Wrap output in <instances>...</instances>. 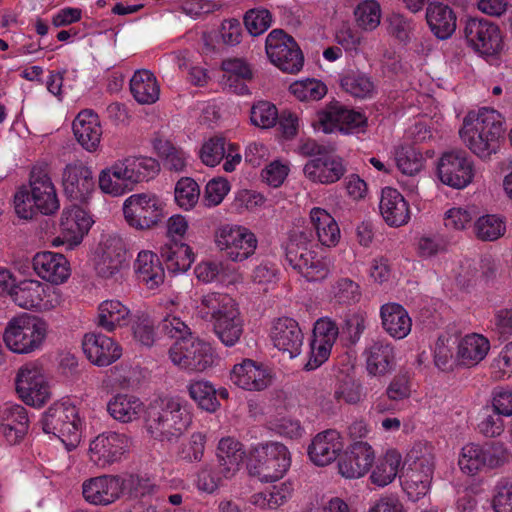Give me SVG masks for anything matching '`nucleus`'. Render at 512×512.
Returning <instances> with one entry per match:
<instances>
[{
    "instance_id": "f257e3e1",
    "label": "nucleus",
    "mask_w": 512,
    "mask_h": 512,
    "mask_svg": "<svg viewBox=\"0 0 512 512\" xmlns=\"http://www.w3.org/2000/svg\"><path fill=\"white\" fill-rule=\"evenodd\" d=\"M505 133L504 118L496 110L483 107L470 111L463 119L460 137L469 150L483 160L490 159L500 147Z\"/></svg>"
},
{
    "instance_id": "f03ea898",
    "label": "nucleus",
    "mask_w": 512,
    "mask_h": 512,
    "mask_svg": "<svg viewBox=\"0 0 512 512\" xmlns=\"http://www.w3.org/2000/svg\"><path fill=\"white\" fill-rule=\"evenodd\" d=\"M196 313L201 319L212 323L214 334L226 347H233L240 341L244 320L237 303L228 294L211 292L203 295Z\"/></svg>"
},
{
    "instance_id": "7ed1b4c3",
    "label": "nucleus",
    "mask_w": 512,
    "mask_h": 512,
    "mask_svg": "<svg viewBox=\"0 0 512 512\" xmlns=\"http://www.w3.org/2000/svg\"><path fill=\"white\" fill-rule=\"evenodd\" d=\"M159 171V163L153 158L127 157L101 171L99 187L104 193L119 196L131 191L135 184L153 178Z\"/></svg>"
},
{
    "instance_id": "20e7f679",
    "label": "nucleus",
    "mask_w": 512,
    "mask_h": 512,
    "mask_svg": "<svg viewBox=\"0 0 512 512\" xmlns=\"http://www.w3.org/2000/svg\"><path fill=\"white\" fill-rule=\"evenodd\" d=\"M191 424V416L178 399L167 398L151 403L145 413V428L152 438L172 442Z\"/></svg>"
},
{
    "instance_id": "39448f33",
    "label": "nucleus",
    "mask_w": 512,
    "mask_h": 512,
    "mask_svg": "<svg viewBox=\"0 0 512 512\" xmlns=\"http://www.w3.org/2000/svg\"><path fill=\"white\" fill-rule=\"evenodd\" d=\"M14 208L23 219H31L37 212L51 215L59 209L55 186L45 170L31 171L29 185L22 186L14 196Z\"/></svg>"
},
{
    "instance_id": "423d86ee",
    "label": "nucleus",
    "mask_w": 512,
    "mask_h": 512,
    "mask_svg": "<svg viewBox=\"0 0 512 512\" xmlns=\"http://www.w3.org/2000/svg\"><path fill=\"white\" fill-rule=\"evenodd\" d=\"M312 238V232L308 229L294 231L286 245V259L308 281H321L328 276L329 267L318 256Z\"/></svg>"
},
{
    "instance_id": "0eeeda50",
    "label": "nucleus",
    "mask_w": 512,
    "mask_h": 512,
    "mask_svg": "<svg viewBox=\"0 0 512 512\" xmlns=\"http://www.w3.org/2000/svg\"><path fill=\"white\" fill-rule=\"evenodd\" d=\"M291 464L290 453L279 442H267L254 447L248 458V471L262 482L281 479Z\"/></svg>"
},
{
    "instance_id": "6e6552de",
    "label": "nucleus",
    "mask_w": 512,
    "mask_h": 512,
    "mask_svg": "<svg viewBox=\"0 0 512 512\" xmlns=\"http://www.w3.org/2000/svg\"><path fill=\"white\" fill-rule=\"evenodd\" d=\"M47 333V324L38 317L23 314L9 321L3 339L15 353L25 354L38 349Z\"/></svg>"
},
{
    "instance_id": "1a4fd4ad",
    "label": "nucleus",
    "mask_w": 512,
    "mask_h": 512,
    "mask_svg": "<svg viewBox=\"0 0 512 512\" xmlns=\"http://www.w3.org/2000/svg\"><path fill=\"white\" fill-rule=\"evenodd\" d=\"M42 430L59 438L67 447L75 448L81 437V420L76 406L56 402L43 414Z\"/></svg>"
},
{
    "instance_id": "9d476101",
    "label": "nucleus",
    "mask_w": 512,
    "mask_h": 512,
    "mask_svg": "<svg viewBox=\"0 0 512 512\" xmlns=\"http://www.w3.org/2000/svg\"><path fill=\"white\" fill-rule=\"evenodd\" d=\"M123 214L131 228L147 231L158 226L164 219V203L152 193L133 194L124 201Z\"/></svg>"
},
{
    "instance_id": "9b49d317",
    "label": "nucleus",
    "mask_w": 512,
    "mask_h": 512,
    "mask_svg": "<svg viewBox=\"0 0 512 512\" xmlns=\"http://www.w3.org/2000/svg\"><path fill=\"white\" fill-rule=\"evenodd\" d=\"M313 126L321 129L324 133L334 131L344 134L364 133L368 126V120L364 114L348 109L335 101L317 112Z\"/></svg>"
},
{
    "instance_id": "f8f14e48",
    "label": "nucleus",
    "mask_w": 512,
    "mask_h": 512,
    "mask_svg": "<svg viewBox=\"0 0 512 512\" xmlns=\"http://www.w3.org/2000/svg\"><path fill=\"white\" fill-rule=\"evenodd\" d=\"M171 361L182 369L203 372L214 363L211 345L197 337L174 342L169 349Z\"/></svg>"
},
{
    "instance_id": "ddd939ff",
    "label": "nucleus",
    "mask_w": 512,
    "mask_h": 512,
    "mask_svg": "<svg viewBox=\"0 0 512 512\" xmlns=\"http://www.w3.org/2000/svg\"><path fill=\"white\" fill-rule=\"evenodd\" d=\"M468 45L479 55L491 57L498 55L503 48L500 28L485 18H469L463 29Z\"/></svg>"
},
{
    "instance_id": "4468645a",
    "label": "nucleus",
    "mask_w": 512,
    "mask_h": 512,
    "mask_svg": "<svg viewBox=\"0 0 512 512\" xmlns=\"http://www.w3.org/2000/svg\"><path fill=\"white\" fill-rule=\"evenodd\" d=\"M265 48L271 62L283 72L296 73L302 68V51L294 38L283 30H272L266 38Z\"/></svg>"
},
{
    "instance_id": "2eb2a0df",
    "label": "nucleus",
    "mask_w": 512,
    "mask_h": 512,
    "mask_svg": "<svg viewBox=\"0 0 512 512\" xmlns=\"http://www.w3.org/2000/svg\"><path fill=\"white\" fill-rule=\"evenodd\" d=\"M215 243L224 256L240 262L254 254L257 247L255 235L241 226L223 225L215 232Z\"/></svg>"
},
{
    "instance_id": "dca6fc26",
    "label": "nucleus",
    "mask_w": 512,
    "mask_h": 512,
    "mask_svg": "<svg viewBox=\"0 0 512 512\" xmlns=\"http://www.w3.org/2000/svg\"><path fill=\"white\" fill-rule=\"evenodd\" d=\"M437 174L443 184L462 189L474 178V163L465 151L446 152L438 161Z\"/></svg>"
},
{
    "instance_id": "f3484780",
    "label": "nucleus",
    "mask_w": 512,
    "mask_h": 512,
    "mask_svg": "<svg viewBox=\"0 0 512 512\" xmlns=\"http://www.w3.org/2000/svg\"><path fill=\"white\" fill-rule=\"evenodd\" d=\"M16 390L20 398L31 406H41L50 397L49 386L36 363H27L19 370Z\"/></svg>"
},
{
    "instance_id": "a211bd4d",
    "label": "nucleus",
    "mask_w": 512,
    "mask_h": 512,
    "mask_svg": "<svg viewBox=\"0 0 512 512\" xmlns=\"http://www.w3.org/2000/svg\"><path fill=\"white\" fill-rule=\"evenodd\" d=\"M128 443L125 434L102 433L90 442L89 458L96 466L105 468L121 460Z\"/></svg>"
},
{
    "instance_id": "6ab92c4d",
    "label": "nucleus",
    "mask_w": 512,
    "mask_h": 512,
    "mask_svg": "<svg viewBox=\"0 0 512 512\" xmlns=\"http://www.w3.org/2000/svg\"><path fill=\"white\" fill-rule=\"evenodd\" d=\"M62 185L68 198L84 201L95 189L93 171L82 161L69 163L63 170Z\"/></svg>"
},
{
    "instance_id": "aec40b11",
    "label": "nucleus",
    "mask_w": 512,
    "mask_h": 512,
    "mask_svg": "<svg viewBox=\"0 0 512 512\" xmlns=\"http://www.w3.org/2000/svg\"><path fill=\"white\" fill-rule=\"evenodd\" d=\"M271 340L283 354L289 358L298 356L304 343V333L299 323L290 317H279L272 325Z\"/></svg>"
},
{
    "instance_id": "412c9836",
    "label": "nucleus",
    "mask_w": 512,
    "mask_h": 512,
    "mask_svg": "<svg viewBox=\"0 0 512 512\" xmlns=\"http://www.w3.org/2000/svg\"><path fill=\"white\" fill-rule=\"evenodd\" d=\"M374 459V451L367 442H355L340 456L339 473L345 478H359L368 472Z\"/></svg>"
},
{
    "instance_id": "4be33fe9",
    "label": "nucleus",
    "mask_w": 512,
    "mask_h": 512,
    "mask_svg": "<svg viewBox=\"0 0 512 512\" xmlns=\"http://www.w3.org/2000/svg\"><path fill=\"white\" fill-rule=\"evenodd\" d=\"M32 266L41 279L55 285L64 283L70 276L69 261L60 253L38 252L32 259Z\"/></svg>"
},
{
    "instance_id": "5701e85b",
    "label": "nucleus",
    "mask_w": 512,
    "mask_h": 512,
    "mask_svg": "<svg viewBox=\"0 0 512 512\" xmlns=\"http://www.w3.org/2000/svg\"><path fill=\"white\" fill-rule=\"evenodd\" d=\"M88 360L98 366H108L121 357L122 350L114 340L100 333H87L82 341Z\"/></svg>"
},
{
    "instance_id": "b1692460",
    "label": "nucleus",
    "mask_w": 512,
    "mask_h": 512,
    "mask_svg": "<svg viewBox=\"0 0 512 512\" xmlns=\"http://www.w3.org/2000/svg\"><path fill=\"white\" fill-rule=\"evenodd\" d=\"M84 498L96 505H108L122 495L120 475H103L91 478L83 483Z\"/></svg>"
},
{
    "instance_id": "393cba45",
    "label": "nucleus",
    "mask_w": 512,
    "mask_h": 512,
    "mask_svg": "<svg viewBox=\"0 0 512 512\" xmlns=\"http://www.w3.org/2000/svg\"><path fill=\"white\" fill-rule=\"evenodd\" d=\"M305 176L316 183L332 184L340 180L346 172L343 160L327 154L309 160L303 169Z\"/></svg>"
},
{
    "instance_id": "a878e982",
    "label": "nucleus",
    "mask_w": 512,
    "mask_h": 512,
    "mask_svg": "<svg viewBox=\"0 0 512 512\" xmlns=\"http://www.w3.org/2000/svg\"><path fill=\"white\" fill-rule=\"evenodd\" d=\"M364 356L369 375L386 376L396 368L395 349L387 341H373L365 348Z\"/></svg>"
},
{
    "instance_id": "bb28decb",
    "label": "nucleus",
    "mask_w": 512,
    "mask_h": 512,
    "mask_svg": "<svg viewBox=\"0 0 512 512\" xmlns=\"http://www.w3.org/2000/svg\"><path fill=\"white\" fill-rule=\"evenodd\" d=\"M343 442L336 430L318 433L308 447V455L317 466H326L339 457Z\"/></svg>"
},
{
    "instance_id": "cd10ccee",
    "label": "nucleus",
    "mask_w": 512,
    "mask_h": 512,
    "mask_svg": "<svg viewBox=\"0 0 512 512\" xmlns=\"http://www.w3.org/2000/svg\"><path fill=\"white\" fill-rule=\"evenodd\" d=\"M126 261V249L120 237H109L101 249L95 263V270L102 278H111L123 268Z\"/></svg>"
},
{
    "instance_id": "c85d7f7f",
    "label": "nucleus",
    "mask_w": 512,
    "mask_h": 512,
    "mask_svg": "<svg viewBox=\"0 0 512 512\" xmlns=\"http://www.w3.org/2000/svg\"><path fill=\"white\" fill-rule=\"evenodd\" d=\"M29 429L27 410L21 405H13L2 409L0 433L10 445L19 444Z\"/></svg>"
},
{
    "instance_id": "c756f323",
    "label": "nucleus",
    "mask_w": 512,
    "mask_h": 512,
    "mask_svg": "<svg viewBox=\"0 0 512 512\" xmlns=\"http://www.w3.org/2000/svg\"><path fill=\"white\" fill-rule=\"evenodd\" d=\"M73 133L78 143L87 151H95L102 136L98 115L92 110H82L72 124Z\"/></svg>"
},
{
    "instance_id": "7c9ffc66",
    "label": "nucleus",
    "mask_w": 512,
    "mask_h": 512,
    "mask_svg": "<svg viewBox=\"0 0 512 512\" xmlns=\"http://www.w3.org/2000/svg\"><path fill=\"white\" fill-rule=\"evenodd\" d=\"M379 208L383 219L390 226H402L410 219L408 202L394 188L385 187L382 190Z\"/></svg>"
},
{
    "instance_id": "2f4dec72",
    "label": "nucleus",
    "mask_w": 512,
    "mask_h": 512,
    "mask_svg": "<svg viewBox=\"0 0 512 512\" xmlns=\"http://www.w3.org/2000/svg\"><path fill=\"white\" fill-rule=\"evenodd\" d=\"M48 287L38 280L20 281L11 290L13 302L24 309H48V301L44 300Z\"/></svg>"
},
{
    "instance_id": "473e14b6",
    "label": "nucleus",
    "mask_w": 512,
    "mask_h": 512,
    "mask_svg": "<svg viewBox=\"0 0 512 512\" xmlns=\"http://www.w3.org/2000/svg\"><path fill=\"white\" fill-rule=\"evenodd\" d=\"M230 378L235 385L249 391L263 390L270 383L267 372L250 359L236 364L233 367Z\"/></svg>"
},
{
    "instance_id": "72a5a7b5",
    "label": "nucleus",
    "mask_w": 512,
    "mask_h": 512,
    "mask_svg": "<svg viewBox=\"0 0 512 512\" xmlns=\"http://www.w3.org/2000/svg\"><path fill=\"white\" fill-rule=\"evenodd\" d=\"M382 326L393 338L403 339L411 331L412 321L407 311L399 304L388 303L381 307Z\"/></svg>"
},
{
    "instance_id": "f704fd0d",
    "label": "nucleus",
    "mask_w": 512,
    "mask_h": 512,
    "mask_svg": "<svg viewBox=\"0 0 512 512\" xmlns=\"http://www.w3.org/2000/svg\"><path fill=\"white\" fill-rule=\"evenodd\" d=\"M426 20L433 34L439 39L449 38L456 29L455 13L443 3L429 4Z\"/></svg>"
},
{
    "instance_id": "c9c22d12",
    "label": "nucleus",
    "mask_w": 512,
    "mask_h": 512,
    "mask_svg": "<svg viewBox=\"0 0 512 512\" xmlns=\"http://www.w3.org/2000/svg\"><path fill=\"white\" fill-rule=\"evenodd\" d=\"M135 271L138 279L149 289L158 287L164 281V269L159 257L151 251H142L135 261Z\"/></svg>"
},
{
    "instance_id": "e433bc0d",
    "label": "nucleus",
    "mask_w": 512,
    "mask_h": 512,
    "mask_svg": "<svg viewBox=\"0 0 512 512\" xmlns=\"http://www.w3.org/2000/svg\"><path fill=\"white\" fill-rule=\"evenodd\" d=\"M489 349L490 343L484 336L466 335L458 345L457 360L460 365L473 367L486 357Z\"/></svg>"
},
{
    "instance_id": "4c0bfd02",
    "label": "nucleus",
    "mask_w": 512,
    "mask_h": 512,
    "mask_svg": "<svg viewBox=\"0 0 512 512\" xmlns=\"http://www.w3.org/2000/svg\"><path fill=\"white\" fill-rule=\"evenodd\" d=\"M160 257L168 271L172 273L187 271L194 261V254L190 246L176 241L161 246Z\"/></svg>"
},
{
    "instance_id": "58836bf2",
    "label": "nucleus",
    "mask_w": 512,
    "mask_h": 512,
    "mask_svg": "<svg viewBox=\"0 0 512 512\" xmlns=\"http://www.w3.org/2000/svg\"><path fill=\"white\" fill-rule=\"evenodd\" d=\"M92 219L88 213L77 205H72L63 210L60 227L69 239H82L88 233Z\"/></svg>"
},
{
    "instance_id": "ea45409f",
    "label": "nucleus",
    "mask_w": 512,
    "mask_h": 512,
    "mask_svg": "<svg viewBox=\"0 0 512 512\" xmlns=\"http://www.w3.org/2000/svg\"><path fill=\"white\" fill-rule=\"evenodd\" d=\"M130 91L140 104H152L159 99L160 88L154 74L146 69L138 70L130 80Z\"/></svg>"
},
{
    "instance_id": "a19ab883",
    "label": "nucleus",
    "mask_w": 512,
    "mask_h": 512,
    "mask_svg": "<svg viewBox=\"0 0 512 512\" xmlns=\"http://www.w3.org/2000/svg\"><path fill=\"white\" fill-rule=\"evenodd\" d=\"M121 493L133 500L154 496L159 486L146 474L130 473L120 476Z\"/></svg>"
},
{
    "instance_id": "79ce46f5",
    "label": "nucleus",
    "mask_w": 512,
    "mask_h": 512,
    "mask_svg": "<svg viewBox=\"0 0 512 512\" xmlns=\"http://www.w3.org/2000/svg\"><path fill=\"white\" fill-rule=\"evenodd\" d=\"M143 410V403L139 398L118 394L107 404V411L115 420L122 423H129L138 419Z\"/></svg>"
},
{
    "instance_id": "37998d69",
    "label": "nucleus",
    "mask_w": 512,
    "mask_h": 512,
    "mask_svg": "<svg viewBox=\"0 0 512 512\" xmlns=\"http://www.w3.org/2000/svg\"><path fill=\"white\" fill-rule=\"evenodd\" d=\"M311 222L316 230L319 242L324 246H334L340 239V229L335 219L322 208H313Z\"/></svg>"
},
{
    "instance_id": "c03bdc74",
    "label": "nucleus",
    "mask_w": 512,
    "mask_h": 512,
    "mask_svg": "<svg viewBox=\"0 0 512 512\" xmlns=\"http://www.w3.org/2000/svg\"><path fill=\"white\" fill-rule=\"evenodd\" d=\"M244 455L245 452L238 441L232 438L220 440L217 448V463L223 467L226 476H234L237 473Z\"/></svg>"
},
{
    "instance_id": "a18cd8bd",
    "label": "nucleus",
    "mask_w": 512,
    "mask_h": 512,
    "mask_svg": "<svg viewBox=\"0 0 512 512\" xmlns=\"http://www.w3.org/2000/svg\"><path fill=\"white\" fill-rule=\"evenodd\" d=\"M98 311V325L109 332L128 323L130 311L119 301H104Z\"/></svg>"
},
{
    "instance_id": "49530a36",
    "label": "nucleus",
    "mask_w": 512,
    "mask_h": 512,
    "mask_svg": "<svg viewBox=\"0 0 512 512\" xmlns=\"http://www.w3.org/2000/svg\"><path fill=\"white\" fill-rule=\"evenodd\" d=\"M187 388L189 396L202 410L214 413L219 409L220 402L217 398V390L211 382L195 380L191 381Z\"/></svg>"
},
{
    "instance_id": "de8ad7c7",
    "label": "nucleus",
    "mask_w": 512,
    "mask_h": 512,
    "mask_svg": "<svg viewBox=\"0 0 512 512\" xmlns=\"http://www.w3.org/2000/svg\"><path fill=\"white\" fill-rule=\"evenodd\" d=\"M402 463V457L396 450H389L383 458L379 459L370 478L378 486H386L391 483L398 474Z\"/></svg>"
},
{
    "instance_id": "09e8293b",
    "label": "nucleus",
    "mask_w": 512,
    "mask_h": 512,
    "mask_svg": "<svg viewBox=\"0 0 512 512\" xmlns=\"http://www.w3.org/2000/svg\"><path fill=\"white\" fill-rule=\"evenodd\" d=\"M153 147L163 159L164 167L170 171L182 172L186 167V156L182 149L175 147L169 140L156 136Z\"/></svg>"
},
{
    "instance_id": "8fccbe9b",
    "label": "nucleus",
    "mask_w": 512,
    "mask_h": 512,
    "mask_svg": "<svg viewBox=\"0 0 512 512\" xmlns=\"http://www.w3.org/2000/svg\"><path fill=\"white\" fill-rule=\"evenodd\" d=\"M233 476H226L223 467L218 463H209L204 465L197 473V488L206 493L215 492L223 480L231 479Z\"/></svg>"
},
{
    "instance_id": "3c124183",
    "label": "nucleus",
    "mask_w": 512,
    "mask_h": 512,
    "mask_svg": "<svg viewBox=\"0 0 512 512\" xmlns=\"http://www.w3.org/2000/svg\"><path fill=\"white\" fill-rule=\"evenodd\" d=\"M505 222L497 215H484L474 224L476 237L482 241H495L504 235Z\"/></svg>"
},
{
    "instance_id": "603ef678",
    "label": "nucleus",
    "mask_w": 512,
    "mask_h": 512,
    "mask_svg": "<svg viewBox=\"0 0 512 512\" xmlns=\"http://www.w3.org/2000/svg\"><path fill=\"white\" fill-rule=\"evenodd\" d=\"M357 25L366 31L376 29L380 24L381 7L376 0H365L354 9Z\"/></svg>"
},
{
    "instance_id": "864d4df0",
    "label": "nucleus",
    "mask_w": 512,
    "mask_h": 512,
    "mask_svg": "<svg viewBox=\"0 0 512 512\" xmlns=\"http://www.w3.org/2000/svg\"><path fill=\"white\" fill-rule=\"evenodd\" d=\"M481 446L485 469H498L512 461V453L503 442L490 441Z\"/></svg>"
},
{
    "instance_id": "5fc2aeb1",
    "label": "nucleus",
    "mask_w": 512,
    "mask_h": 512,
    "mask_svg": "<svg viewBox=\"0 0 512 512\" xmlns=\"http://www.w3.org/2000/svg\"><path fill=\"white\" fill-rule=\"evenodd\" d=\"M458 465L468 475H476L485 469L482 446L475 443L466 444L461 449Z\"/></svg>"
},
{
    "instance_id": "6e6d98bb",
    "label": "nucleus",
    "mask_w": 512,
    "mask_h": 512,
    "mask_svg": "<svg viewBox=\"0 0 512 512\" xmlns=\"http://www.w3.org/2000/svg\"><path fill=\"white\" fill-rule=\"evenodd\" d=\"M408 468L432 477L434 471V455L427 445H415L407 455Z\"/></svg>"
},
{
    "instance_id": "4d7b16f0",
    "label": "nucleus",
    "mask_w": 512,
    "mask_h": 512,
    "mask_svg": "<svg viewBox=\"0 0 512 512\" xmlns=\"http://www.w3.org/2000/svg\"><path fill=\"white\" fill-rule=\"evenodd\" d=\"M363 389L361 383L354 377L343 374L338 377V382L334 391V398L347 404H357L361 401Z\"/></svg>"
},
{
    "instance_id": "13d9d810",
    "label": "nucleus",
    "mask_w": 512,
    "mask_h": 512,
    "mask_svg": "<svg viewBox=\"0 0 512 512\" xmlns=\"http://www.w3.org/2000/svg\"><path fill=\"white\" fill-rule=\"evenodd\" d=\"M175 201L185 210L192 209L199 201L200 187L197 182L190 177H182L175 186Z\"/></svg>"
},
{
    "instance_id": "bf43d9fd",
    "label": "nucleus",
    "mask_w": 512,
    "mask_h": 512,
    "mask_svg": "<svg viewBox=\"0 0 512 512\" xmlns=\"http://www.w3.org/2000/svg\"><path fill=\"white\" fill-rule=\"evenodd\" d=\"M342 88L357 98L371 96L374 90V83L370 77L362 73H350L341 79Z\"/></svg>"
},
{
    "instance_id": "052dcab7",
    "label": "nucleus",
    "mask_w": 512,
    "mask_h": 512,
    "mask_svg": "<svg viewBox=\"0 0 512 512\" xmlns=\"http://www.w3.org/2000/svg\"><path fill=\"white\" fill-rule=\"evenodd\" d=\"M387 31L389 35L402 43H408L414 31L412 19L400 13H392L386 18Z\"/></svg>"
},
{
    "instance_id": "680f3d73",
    "label": "nucleus",
    "mask_w": 512,
    "mask_h": 512,
    "mask_svg": "<svg viewBox=\"0 0 512 512\" xmlns=\"http://www.w3.org/2000/svg\"><path fill=\"white\" fill-rule=\"evenodd\" d=\"M289 89L301 101L320 100L327 92L326 86L315 79L295 82L290 85Z\"/></svg>"
},
{
    "instance_id": "e2e57ef3",
    "label": "nucleus",
    "mask_w": 512,
    "mask_h": 512,
    "mask_svg": "<svg viewBox=\"0 0 512 512\" xmlns=\"http://www.w3.org/2000/svg\"><path fill=\"white\" fill-rule=\"evenodd\" d=\"M404 489L413 501L426 495L429 490L432 477L426 476L414 469L408 468L404 475Z\"/></svg>"
},
{
    "instance_id": "0e129e2a",
    "label": "nucleus",
    "mask_w": 512,
    "mask_h": 512,
    "mask_svg": "<svg viewBox=\"0 0 512 512\" xmlns=\"http://www.w3.org/2000/svg\"><path fill=\"white\" fill-rule=\"evenodd\" d=\"M293 492L290 483H281L279 486H273L271 489L261 492L257 495L256 502L269 509H277L291 497Z\"/></svg>"
},
{
    "instance_id": "69168bd1",
    "label": "nucleus",
    "mask_w": 512,
    "mask_h": 512,
    "mask_svg": "<svg viewBox=\"0 0 512 512\" xmlns=\"http://www.w3.org/2000/svg\"><path fill=\"white\" fill-rule=\"evenodd\" d=\"M250 119L253 125L261 128H270L278 119L275 105L268 101H259L251 108Z\"/></svg>"
},
{
    "instance_id": "338daca9",
    "label": "nucleus",
    "mask_w": 512,
    "mask_h": 512,
    "mask_svg": "<svg viewBox=\"0 0 512 512\" xmlns=\"http://www.w3.org/2000/svg\"><path fill=\"white\" fill-rule=\"evenodd\" d=\"M479 433L488 438L500 436L505 429L502 415L491 408L486 407L477 425Z\"/></svg>"
},
{
    "instance_id": "774afa93",
    "label": "nucleus",
    "mask_w": 512,
    "mask_h": 512,
    "mask_svg": "<svg viewBox=\"0 0 512 512\" xmlns=\"http://www.w3.org/2000/svg\"><path fill=\"white\" fill-rule=\"evenodd\" d=\"M494 512H512V481L501 479L495 485L492 496Z\"/></svg>"
}]
</instances>
